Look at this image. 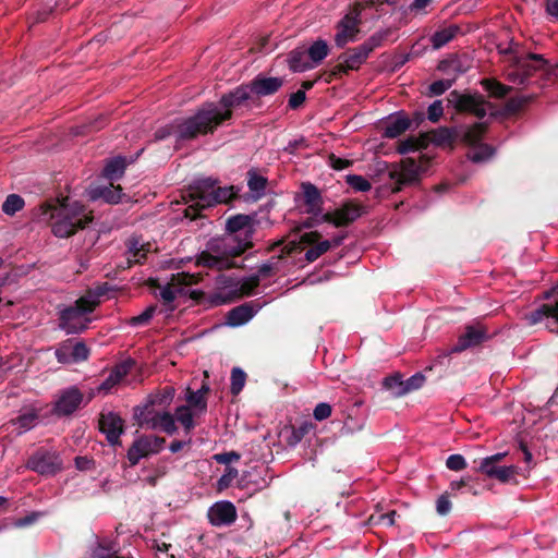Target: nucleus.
I'll return each mask as SVG.
<instances>
[{
	"instance_id": "obj_1",
	"label": "nucleus",
	"mask_w": 558,
	"mask_h": 558,
	"mask_svg": "<svg viewBox=\"0 0 558 558\" xmlns=\"http://www.w3.org/2000/svg\"><path fill=\"white\" fill-rule=\"evenodd\" d=\"M69 197L46 201L39 206L40 215L56 216L59 219L52 223L51 231L58 238H70L78 230H84L93 220V213L84 214L85 206L75 202L72 207L68 205Z\"/></svg>"
},
{
	"instance_id": "obj_2",
	"label": "nucleus",
	"mask_w": 558,
	"mask_h": 558,
	"mask_svg": "<svg viewBox=\"0 0 558 558\" xmlns=\"http://www.w3.org/2000/svg\"><path fill=\"white\" fill-rule=\"evenodd\" d=\"M250 102L256 105L247 83L241 84L234 89L225 93L218 101L221 109H219L215 102H205L198 111L205 123L207 133L214 134L220 125L233 118L234 109L243 106L250 107Z\"/></svg>"
},
{
	"instance_id": "obj_3",
	"label": "nucleus",
	"mask_w": 558,
	"mask_h": 558,
	"mask_svg": "<svg viewBox=\"0 0 558 558\" xmlns=\"http://www.w3.org/2000/svg\"><path fill=\"white\" fill-rule=\"evenodd\" d=\"M172 134L177 135L178 143L195 140L199 135H207L208 133L198 109L189 118L175 119L172 123L159 128L155 132L154 137L155 141H162Z\"/></svg>"
},
{
	"instance_id": "obj_4",
	"label": "nucleus",
	"mask_w": 558,
	"mask_h": 558,
	"mask_svg": "<svg viewBox=\"0 0 558 558\" xmlns=\"http://www.w3.org/2000/svg\"><path fill=\"white\" fill-rule=\"evenodd\" d=\"M448 102L457 114H468L482 120L487 114V109H494L496 105L488 101L484 95L469 89L463 93L453 89L450 92Z\"/></svg>"
},
{
	"instance_id": "obj_5",
	"label": "nucleus",
	"mask_w": 558,
	"mask_h": 558,
	"mask_svg": "<svg viewBox=\"0 0 558 558\" xmlns=\"http://www.w3.org/2000/svg\"><path fill=\"white\" fill-rule=\"evenodd\" d=\"M511 65L522 71L523 80L519 81V85H527L530 78L537 72H542V86L553 84L557 81V73L551 68L550 62L543 54L529 52L525 58L514 56Z\"/></svg>"
},
{
	"instance_id": "obj_6",
	"label": "nucleus",
	"mask_w": 558,
	"mask_h": 558,
	"mask_svg": "<svg viewBox=\"0 0 558 558\" xmlns=\"http://www.w3.org/2000/svg\"><path fill=\"white\" fill-rule=\"evenodd\" d=\"M507 456L506 452H498L493 456L485 457L478 461H474L477 466L474 468L475 472L482 473L489 478L499 481L500 483H517V475L519 468L515 465L502 466L499 463Z\"/></svg>"
},
{
	"instance_id": "obj_7",
	"label": "nucleus",
	"mask_w": 558,
	"mask_h": 558,
	"mask_svg": "<svg viewBox=\"0 0 558 558\" xmlns=\"http://www.w3.org/2000/svg\"><path fill=\"white\" fill-rule=\"evenodd\" d=\"M26 468L44 476H51L63 468L62 459L56 450L38 448L26 461Z\"/></svg>"
},
{
	"instance_id": "obj_8",
	"label": "nucleus",
	"mask_w": 558,
	"mask_h": 558,
	"mask_svg": "<svg viewBox=\"0 0 558 558\" xmlns=\"http://www.w3.org/2000/svg\"><path fill=\"white\" fill-rule=\"evenodd\" d=\"M365 206L355 199H347L333 211H327L322 216L323 221L336 228L348 227L365 214Z\"/></svg>"
},
{
	"instance_id": "obj_9",
	"label": "nucleus",
	"mask_w": 558,
	"mask_h": 558,
	"mask_svg": "<svg viewBox=\"0 0 558 558\" xmlns=\"http://www.w3.org/2000/svg\"><path fill=\"white\" fill-rule=\"evenodd\" d=\"M206 246L217 256H241L246 251L253 248L254 243L248 241H240V236L230 238L226 233L222 236L211 238L206 243Z\"/></svg>"
},
{
	"instance_id": "obj_10",
	"label": "nucleus",
	"mask_w": 558,
	"mask_h": 558,
	"mask_svg": "<svg viewBox=\"0 0 558 558\" xmlns=\"http://www.w3.org/2000/svg\"><path fill=\"white\" fill-rule=\"evenodd\" d=\"M217 184H220V181L216 178L208 177L196 179L182 190V199L184 203L196 201L207 207L206 204L211 203L214 187H216ZM208 208H210V206H208Z\"/></svg>"
},
{
	"instance_id": "obj_11",
	"label": "nucleus",
	"mask_w": 558,
	"mask_h": 558,
	"mask_svg": "<svg viewBox=\"0 0 558 558\" xmlns=\"http://www.w3.org/2000/svg\"><path fill=\"white\" fill-rule=\"evenodd\" d=\"M494 333H490L488 327L481 323L474 322L464 326L463 331L458 337V342L451 349H470L482 345L489 339Z\"/></svg>"
},
{
	"instance_id": "obj_12",
	"label": "nucleus",
	"mask_w": 558,
	"mask_h": 558,
	"mask_svg": "<svg viewBox=\"0 0 558 558\" xmlns=\"http://www.w3.org/2000/svg\"><path fill=\"white\" fill-rule=\"evenodd\" d=\"M255 215L236 214L226 221V233L230 238L240 236V241L253 242Z\"/></svg>"
},
{
	"instance_id": "obj_13",
	"label": "nucleus",
	"mask_w": 558,
	"mask_h": 558,
	"mask_svg": "<svg viewBox=\"0 0 558 558\" xmlns=\"http://www.w3.org/2000/svg\"><path fill=\"white\" fill-rule=\"evenodd\" d=\"M385 167H391V170L388 173L389 178H403L401 184H410L414 186H418L422 183V178L418 174L417 161L412 157H405L401 159L399 163L385 162Z\"/></svg>"
},
{
	"instance_id": "obj_14",
	"label": "nucleus",
	"mask_w": 558,
	"mask_h": 558,
	"mask_svg": "<svg viewBox=\"0 0 558 558\" xmlns=\"http://www.w3.org/2000/svg\"><path fill=\"white\" fill-rule=\"evenodd\" d=\"M260 279L259 275H251L242 279L241 287L229 291L228 293L217 292L214 296V305H222L234 302L242 299L243 296H250L255 293V290L259 287Z\"/></svg>"
},
{
	"instance_id": "obj_15",
	"label": "nucleus",
	"mask_w": 558,
	"mask_h": 558,
	"mask_svg": "<svg viewBox=\"0 0 558 558\" xmlns=\"http://www.w3.org/2000/svg\"><path fill=\"white\" fill-rule=\"evenodd\" d=\"M99 430L106 435L111 446L121 445L120 437L124 433V420L116 412L100 413Z\"/></svg>"
},
{
	"instance_id": "obj_16",
	"label": "nucleus",
	"mask_w": 558,
	"mask_h": 558,
	"mask_svg": "<svg viewBox=\"0 0 558 558\" xmlns=\"http://www.w3.org/2000/svg\"><path fill=\"white\" fill-rule=\"evenodd\" d=\"M84 396L77 387H70L61 391L53 403L52 412L58 416H68L81 408Z\"/></svg>"
},
{
	"instance_id": "obj_17",
	"label": "nucleus",
	"mask_w": 558,
	"mask_h": 558,
	"mask_svg": "<svg viewBox=\"0 0 558 558\" xmlns=\"http://www.w3.org/2000/svg\"><path fill=\"white\" fill-rule=\"evenodd\" d=\"M92 319L74 305L66 306L59 312V326L68 333L84 331Z\"/></svg>"
},
{
	"instance_id": "obj_18",
	"label": "nucleus",
	"mask_w": 558,
	"mask_h": 558,
	"mask_svg": "<svg viewBox=\"0 0 558 558\" xmlns=\"http://www.w3.org/2000/svg\"><path fill=\"white\" fill-rule=\"evenodd\" d=\"M207 518L214 526H230L236 521V508L231 501H217L208 509Z\"/></svg>"
},
{
	"instance_id": "obj_19",
	"label": "nucleus",
	"mask_w": 558,
	"mask_h": 558,
	"mask_svg": "<svg viewBox=\"0 0 558 558\" xmlns=\"http://www.w3.org/2000/svg\"><path fill=\"white\" fill-rule=\"evenodd\" d=\"M247 85L255 98L256 105L259 106L262 97L274 95L282 87L283 78L275 76L267 77L263 74H258L248 82Z\"/></svg>"
},
{
	"instance_id": "obj_20",
	"label": "nucleus",
	"mask_w": 558,
	"mask_h": 558,
	"mask_svg": "<svg viewBox=\"0 0 558 558\" xmlns=\"http://www.w3.org/2000/svg\"><path fill=\"white\" fill-rule=\"evenodd\" d=\"M383 123L385 124L383 136L386 138H397L412 126V120L404 110L390 114Z\"/></svg>"
},
{
	"instance_id": "obj_21",
	"label": "nucleus",
	"mask_w": 558,
	"mask_h": 558,
	"mask_svg": "<svg viewBox=\"0 0 558 558\" xmlns=\"http://www.w3.org/2000/svg\"><path fill=\"white\" fill-rule=\"evenodd\" d=\"M260 308L258 300L251 301L231 308L226 315V323L236 327L247 323Z\"/></svg>"
},
{
	"instance_id": "obj_22",
	"label": "nucleus",
	"mask_w": 558,
	"mask_h": 558,
	"mask_svg": "<svg viewBox=\"0 0 558 558\" xmlns=\"http://www.w3.org/2000/svg\"><path fill=\"white\" fill-rule=\"evenodd\" d=\"M361 24L352 21L351 17L343 16L337 24L335 44L338 48H344L349 41H354L360 34Z\"/></svg>"
},
{
	"instance_id": "obj_23",
	"label": "nucleus",
	"mask_w": 558,
	"mask_h": 558,
	"mask_svg": "<svg viewBox=\"0 0 558 558\" xmlns=\"http://www.w3.org/2000/svg\"><path fill=\"white\" fill-rule=\"evenodd\" d=\"M429 134L432 136V144L439 148H449L450 151H453L458 140H459V130L457 126H439L437 129L429 130Z\"/></svg>"
},
{
	"instance_id": "obj_24",
	"label": "nucleus",
	"mask_w": 558,
	"mask_h": 558,
	"mask_svg": "<svg viewBox=\"0 0 558 558\" xmlns=\"http://www.w3.org/2000/svg\"><path fill=\"white\" fill-rule=\"evenodd\" d=\"M306 206L305 213L313 216H319L323 213L324 199L320 190L311 182L301 184Z\"/></svg>"
},
{
	"instance_id": "obj_25",
	"label": "nucleus",
	"mask_w": 558,
	"mask_h": 558,
	"mask_svg": "<svg viewBox=\"0 0 558 558\" xmlns=\"http://www.w3.org/2000/svg\"><path fill=\"white\" fill-rule=\"evenodd\" d=\"M89 196L94 201L102 198L107 204L117 205L121 203L126 195L123 193V187L120 184L114 185L110 183L109 186H97L90 190Z\"/></svg>"
},
{
	"instance_id": "obj_26",
	"label": "nucleus",
	"mask_w": 558,
	"mask_h": 558,
	"mask_svg": "<svg viewBox=\"0 0 558 558\" xmlns=\"http://www.w3.org/2000/svg\"><path fill=\"white\" fill-rule=\"evenodd\" d=\"M489 130V122H474L472 125L468 126L464 133L460 136L459 142L465 146H476L482 143L484 137L486 136Z\"/></svg>"
},
{
	"instance_id": "obj_27",
	"label": "nucleus",
	"mask_w": 558,
	"mask_h": 558,
	"mask_svg": "<svg viewBox=\"0 0 558 558\" xmlns=\"http://www.w3.org/2000/svg\"><path fill=\"white\" fill-rule=\"evenodd\" d=\"M392 34V28L387 27L385 29H380L369 36L363 44L354 49L360 52L363 58L368 59L369 54L376 49L381 47L385 41L388 40L389 36Z\"/></svg>"
},
{
	"instance_id": "obj_28",
	"label": "nucleus",
	"mask_w": 558,
	"mask_h": 558,
	"mask_svg": "<svg viewBox=\"0 0 558 558\" xmlns=\"http://www.w3.org/2000/svg\"><path fill=\"white\" fill-rule=\"evenodd\" d=\"M526 320L531 324H537L544 318H553L558 328V300L554 303H544L537 308L531 311L525 315Z\"/></svg>"
},
{
	"instance_id": "obj_29",
	"label": "nucleus",
	"mask_w": 558,
	"mask_h": 558,
	"mask_svg": "<svg viewBox=\"0 0 558 558\" xmlns=\"http://www.w3.org/2000/svg\"><path fill=\"white\" fill-rule=\"evenodd\" d=\"M109 121H110L109 114L100 113L95 119H93L88 122L72 126L70 129V133L73 136H86V135H89L92 133L102 130L105 126H107L109 124Z\"/></svg>"
},
{
	"instance_id": "obj_30",
	"label": "nucleus",
	"mask_w": 558,
	"mask_h": 558,
	"mask_svg": "<svg viewBox=\"0 0 558 558\" xmlns=\"http://www.w3.org/2000/svg\"><path fill=\"white\" fill-rule=\"evenodd\" d=\"M240 187L236 185H230L221 187L219 184L214 187V194L211 196V203H207V206L214 207L218 204H225L231 206L232 203L240 198Z\"/></svg>"
},
{
	"instance_id": "obj_31",
	"label": "nucleus",
	"mask_w": 558,
	"mask_h": 558,
	"mask_svg": "<svg viewBox=\"0 0 558 558\" xmlns=\"http://www.w3.org/2000/svg\"><path fill=\"white\" fill-rule=\"evenodd\" d=\"M128 167L126 158L117 156L106 160L105 167L101 170V177L110 181L121 179L124 175Z\"/></svg>"
},
{
	"instance_id": "obj_32",
	"label": "nucleus",
	"mask_w": 558,
	"mask_h": 558,
	"mask_svg": "<svg viewBox=\"0 0 558 558\" xmlns=\"http://www.w3.org/2000/svg\"><path fill=\"white\" fill-rule=\"evenodd\" d=\"M307 51L303 47H298L288 53V66L293 73L304 72L313 68L311 60L306 59Z\"/></svg>"
},
{
	"instance_id": "obj_33",
	"label": "nucleus",
	"mask_w": 558,
	"mask_h": 558,
	"mask_svg": "<svg viewBox=\"0 0 558 558\" xmlns=\"http://www.w3.org/2000/svg\"><path fill=\"white\" fill-rule=\"evenodd\" d=\"M480 84L488 97L495 99H504L513 89L512 86L506 85L495 77H484Z\"/></svg>"
},
{
	"instance_id": "obj_34",
	"label": "nucleus",
	"mask_w": 558,
	"mask_h": 558,
	"mask_svg": "<svg viewBox=\"0 0 558 558\" xmlns=\"http://www.w3.org/2000/svg\"><path fill=\"white\" fill-rule=\"evenodd\" d=\"M209 391V385L205 381L197 391H193L191 388H187L186 402L190 407L197 409L199 412H205L207 410L206 395Z\"/></svg>"
},
{
	"instance_id": "obj_35",
	"label": "nucleus",
	"mask_w": 558,
	"mask_h": 558,
	"mask_svg": "<svg viewBox=\"0 0 558 558\" xmlns=\"http://www.w3.org/2000/svg\"><path fill=\"white\" fill-rule=\"evenodd\" d=\"M460 32L459 25L451 24L448 27L436 31L430 37V43L435 49H439L451 41Z\"/></svg>"
},
{
	"instance_id": "obj_36",
	"label": "nucleus",
	"mask_w": 558,
	"mask_h": 558,
	"mask_svg": "<svg viewBox=\"0 0 558 558\" xmlns=\"http://www.w3.org/2000/svg\"><path fill=\"white\" fill-rule=\"evenodd\" d=\"M306 51L307 57L314 66L315 64L323 62V60L328 56L330 48L326 40L317 39L308 47Z\"/></svg>"
},
{
	"instance_id": "obj_37",
	"label": "nucleus",
	"mask_w": 558,
	"mask_h": 558,
	"mask_svg": "<svg viewBox=\"0 0 558 558\" xmlns=\"http://www.w3.org/2000/svg\"><path fill=\"white\" fill-rule=\"evenodd\" d=\"M536 96H522V97H511L504 105V112L507 114V118L518 114L522 111L525 106L532 102Z\"/></svg>"
},
{
	"instance_id": "obj_38",
	"label": "nucleus",
	"mask_w": 558,
	"mask_h": 558,
	"mask_svg": "<svg viewBox=\"0 0 558 558\" xmlns=\"http://www.w3.org/2000/svg\"><path fill=\"white\" fill-rule=\"evenodd\" d=\"M339 61H342L348 72L357 71L362 64L366 62V59L357 52L354 48H350L347 51L342 52L338 57Z\"/></svg>"
},
{
	"instance_id": "obj_39",
	"label": "nucleus",
	"mask_w": 558,
	"mask_h": 558,
	"mask_svg": "<svg viewBox=\"0 0 558 558\" xmlns=\"http://www.w3.org/2000/svg\"><path fill=\"white\" fill-rule=\"evenodd\" d=\"M383 387L386 390H389L395 398H400L407 395L402 391L404 389V380L399 372L385 377L383 379Z\"/></svg>"
},
{
	"instance_id": "obj_40",
	"label": "nucleus",
	"mask_w": 558,
	"mask_h": 558,
	"mask_svg": "<svg viewBox=\"0 0 558 558\" xmlns=\"http://www.w3.org/2000/svg\"><path fill=\"white\" fill-rule=\"evenodd\" d=\"M474 151H468L466 158L474 163H480L488 160L495 154V147L487 143H480Z\"/></svg>"
},
{
	"instance_id": "obj_41",
	"label": "nucleus",
	"mask_w": 558,
	"mask_h": 558,
	"mask_svg": "<svg viewBox=\"0 0 558 558\" xmlns=\"http://www.w3.org/2000/svg\"><path fill=\"white\" fill-rule=\"evenodd\" d=\"M452 69L456 74H462L466 71V66H464L461 62V59L458 53H451L447 58L440 60L437 64V70L440 72H448Z\"/></svg>"
},
{
	"instance_id": "obj_42",
	"label": "nucleus",
	"mask_w": 558,
	"mask_h": 558,
	"mask_svg": "<svg viewBox=\"0 0 558 558\" xmlns=\"http://www.w3.org/2000/svg\"><path fill=\"white\" fill-rule=\"evenodd\" d=\"M178 292L180 294L186 293L183 288H179ZM187 293L190 299L193 300L197 305H204L206 308H213L218 306L213 304L214 296L216 295L217 292L207 294L203 290H190Z\"/></svg>"
},
{
	"instance_id": "obj_43",
	"label": "nucleus",
	"mask_w": 558,
	"mask_h": 558,
	"mask_svg": "<svg viewBox=\"0 0 558 558\" xmlns=\"http://www.w3.org/2000/svg\"><path fill=\"white\" fill-rule=\"evenodd\" d=\"M434 369V365H429L425 367L422 372H417L412 375L410 378L404 380V389L402 390L407 395L420 389L424 383L426 381V373L432 372Z\"/></svg>"
},
{
	"instance_id": "obj_44",
	"label": "nucleus",
	"mask_w": 558,
	"mask_h": 558,
	"mask_svg": "<svg viewBox=\"0 0 558 558\" xmlns=\"http://www.w3.org/2000/svg\"><path fill=\"white\" fill-rule=\"evenodd\" d=\"M39 416L35 411H28L26 413L20 414L15 420H13V424L20 429V433H25L33 427H35L38 423Z\"/></svg>"
},
{
	"instance_id": "obj_45",
	"label": "nucleus",
	"mask_w": 558,
	"mask_h": 558,
	"mask_svg": "<svg viewBox=\"0 0 558 558\" xmlns=\"http://www.w3.org/2000/svg\"><path fill=\"white\" fill-rule=\"evenodd\" d=\"M89 351H56L59 363L76 364L88 359Z\"/></svg>"
},
{
	"instance_id": "obj_46",
	"label": "nucleus",
	"mask_w": 558,
	"mask_h": 558,
	"mask_svg": "<svg viewBox=\"0 0 558 558\" xmlns=\"http://www.w3.org/2000/svg\"><path fill=\"white\" fill-rule=\"evenodd\" d=\"M25 206L24 198L19 194H10L2 204V210L8 216H14L17 211L22 210Z\"/></svg>"
},
{
	"instance_id": "obj_47",
	"label": "nucleus",
	"mask_w": 558,
	"mask_h": 558,
	"mask_svg": "<svg viewBox=\"0 0 558 558\" xmlns=\"http://www.w3.org/2000/svg\"><path fill=\"white\" fill-rule=\"evenodd\" d=\"M73 305L84 315L88 316L100 305V301H96L87 291H85V293L81 295Z\"/></svg>"
},
{
	"instance_id": "obj_48",
	"label": "nucleus",
	"mask_w": 558,
	"mask_h": 558,
	"mask_svg": "<svg viewBox=\"0 0 558 558\" xmlns=\"http://www.w3.org/2000/svg\"><path fill=\"white\" fill-rule=\"evenodd\" d=\"M138 438L148 456L158 453L166 442L165 438L155 435H144Z\"/></svg>"
},
{
	"instance_id": "obj_49",
	"label": "nucleus",
	"mask_w": 558,
	"mask_h": 558,
	"mask_svg": "<svg viewBox=\"0 0 558 558\" xmlns=\"http://www.w3.org/2000/svg\"><path fill=\"white\" fill-rule=\"evenodd\" d=\"M175 390L171 386H166L161 390L157 391L156 393H151L148 397V400L150 401V404L155 405H167L169 404L173 397H174Z\"/></svg>"
},
{
	"instance_id": "obj_50",
	"label": "nucleus",
	"mask_w": 558,
	"mask_h": 558,
	"mask_svg": "<svg viewBox=\"0 0 558 558\" xmlns=\"http://www.w3.org/2000/svg\"><path fill=\"white\" fill-rule=\"evenodd\" d=\"M175 417L183 425L186 435L195 427L190 405H180L177 408Z\"/></svg>"
},
{
	"instance_id": "obj_51",
	"label": "nucleus",
	"mask_w": 558,
	"mask_h": 558,
	"mask_svg": "<svg viewBox=\"0 0 558 558\" xmlns=\"http://www.w3.org/2000/svg\"><path fill=\"white\" fill-rule=\"evenodd\" d=\"M220 257L210 252L208 248L201 252L195 258V265L197 267H204L208 269H215L218 267Z\"/></svg>"
},
{
	"instance_id": "obj_52",
	"label": "nucleus",
	"mask_w": 558,
	"mask_h": 558,
	"mask_svg": "<svg viewBox=\"0 0 558 558\" xmlns=\"http://www.w3.org/2000/svg\"><path fill=\"white\" fill-rule=\"evenodd\" d=\"M231 385H230V391L233 396H238L246 381V374L245 372L240 367H233L231 371Z\"/></svg>"
},
{
	"instance_id": "obj_53",
	"label": "nucleus",
	"mask_w": 558,
	"mask_h": 558,
	"mask_svg": "<svg viewBox=\"0 0 558 558\" xmlns=\"http://www.w3.org/2000/svg\"><path fill=\"white\" fill-rule=\"evenodd\" d=\"M313 428V424L303 422L299 426H293L291 435L288 437L287 442L289 446L298 445Z\"/></svg>"
},
{
	"instance_id": "obj_54",
	"label": "nucleus",
	"mask_w": 558,
	"mask_h": 558,
	"mask_svg": "<svg viewBox=\"0 0 558 558\" xmlns=\"http://www.w3.org/2000/svg\"><path fill=\"white\" fill-rule=\"evenodd\" d=\"M128 460L130 466H135L142 458L148 457L147 451L143 447L140 438H136L128 450Z\"/></svg>"
},
{
	"instance_id": "obj_55",
	"label": "nucleus",
	"mask_w": 558,
	"mask_h": 558,
	"mask_svg": "<svg viewBox=\"0 0 558 558\" xmlns=\"http://www.w3.org/2000/svg\"><path fill=\"white\" fill-rule=\"evenodd\" d=\"M331 248V243H328V240L319 241L317 244L311 246L305 252V259L308 263H313L318 259L322 255L327 253Z\"/></svg>"
},
{
	"instance_id": "obj_56",
	"label": "nucleus",
	"mask_w": 558,
	"mask_h": 558,
	"mask_svg": "<svg viewBox=\"0 0 558 558\" xmlns=\"http://www.w3.org/2000/svg\"><path fill=\"white\" fill-rule=\"evenodd\" d=\"M153 411H154V405L150 404V401L148 399L144 405L135 407L133 417H134L136 424L143 428L145 426V423H147L149 415L153 414Z\"/></svg>"
},
{
	"instance_id": "obj_57",
	"label": "nucleus",
	"mask_w": 558,
	"mask_h": 558,
	"mask_svg": "<svg viewBox=\"0 0 558 558\" xmlns=\"http://www.w3.org/2000/svg\"><path fill=\"white\" fill-rule=\"evenodd\" d=\"M397 515L396 510L388 511L383 513L380 511H376L371 514L368 521L372 525H385L392 526L395 524V517Z\"/></svg>"
},
{
	"instance_id": "obj_58",
	"label": "nucleus",
	"mask_w": 558,
	"mask_h": 558,
	"mask_svg": "<svg viewBox=\"0 0 558 558\" xmlns=\"http://www.w3.org/2000/svg\"><path fill=\"white\" fill-rule=\"evenodd\" d=\"M345 182L357 192H368L372 189L369 181L359 174H348L345 177Z\"/></svg>"
},
{
	"instance_id": "obj_59",
	"label": "nucleus",
	"mask_w": 558,
	"mask_h": 558,
	"mask_svg": "<svg viewBox=\"0 0 558 558\" xmlns=\"http://www.w3.org/2000/svg\"><path fill=\"white\" fill-rule=\"evenodd\" d=\"M457 76H453L452 78H446V80H438L433 82L428 86V96H440L446 90H448L456 82Z\"/></svg>"
},
{
	"instance_id": "obj_60",
	"label": "nucleus",
	"mask_w": 558,
	"mask_h": 558,
	"mask_svg": "<svg viewBox=\"0 0 558 558\" xmlns=\"http://www.w3.org/2000/svg\"><path fill=\"white\" fill-rule=\"evenodd\" d=\"M238 475L239 471L235 468L227 466L222 476L217 481V490L222 492L229 488Z\"/></svg>"
},
{
	"instance_id": "obj_61",
	"label": "nucleus",
	"mask_w": 558,
	"mask_h": 558,
	"mask_svg": "<svg viewBox=\"0 0 558 558\" xmlns=\"http://www.w3.org/2000/svg\"><path fill=\"white\" fill-rule=\"evenodd\" d=\"M159 428L167 433L168 435H173L178 430L175 420L171 413H161L159 417Z\"/></svg>"
},
{
	"instance_id": "obj_62",
	"label": "nucleus",
	"mask_w": 558,
	"mask_h": 558,
	"mask_svg": "<svg viewBox=\"0 0 558 558\" xmlns=\"http://www.w3.org/2000/svg\"><path fill=\"white\" fill-rule=\"evenodd\" d=\"M247 184L252 192H256L259 194V193L264 192L265 189L267 187L268 180H267V178H265L263 175L252 173L250 175Z\"/></svg>"
},
{
	"instance_id": "obj_63",
	"label": "nucleus",
	"mask_w": 558,
	"mask_h": 558,
	"mask_svg": "<svg viewBox=\"0 0 558 558\" xmlns=\"http://www.w3.org/2000/svg\"><path fill=\"white\" fill-rule=\"evenodd\" d=\"M446 466L451 471H462L468 466L466 460L462 454L454 453L447 458Z\"/></svg>"
},
{
	"instance_id": "obj_64",
	"label": "nucleus",
	"mask_w": 558,
	"mask_h": 558,
	"mask_svg": "<svg viewBox=\"0 0 558 558\" xmlns=\"http://www.w3.org/2000/svg\"><path fill=\"white\" fill-rule=\"evenodd\" d=\"M135 362L131 359L116 365V367L112 369L111 374L114 376V378L120 383L128 373L134 367Z\"/></svg>"
}]
</instances>
